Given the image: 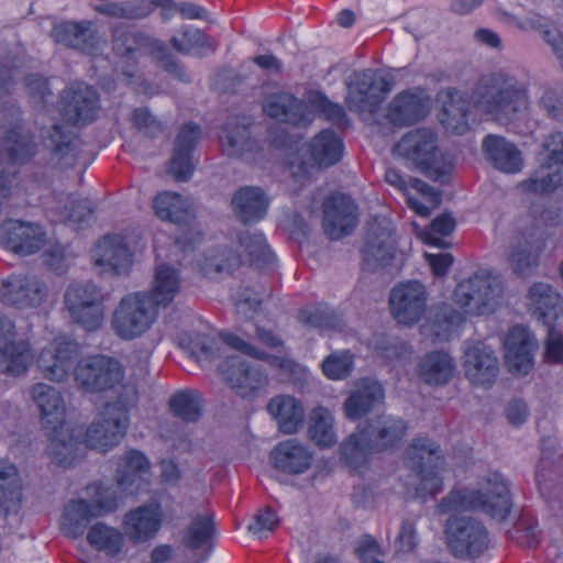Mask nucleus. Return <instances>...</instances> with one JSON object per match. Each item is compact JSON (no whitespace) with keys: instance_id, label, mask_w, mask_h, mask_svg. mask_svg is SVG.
Wrapping results in <instances>:
<instances>
[{"instance_id":"9d476101","label":"nucleus","mask_w":563,"mask_h":563,"mask_svg":"<svg viewBox=\"0 0 563 563\" xmlns=\"http://www.w3.org/2000/svg\"><path fill=\"white\" fill-rule=\"evenodd\" d=\"M128 424L126 408L120 402H108L87 428L85 444L92 450L107 452L120 443Z\"/></svg>"},{"instance_id":"2eb2a0df","label":"nucleus","mask_w":563,"mask_h":563,"mask_svg":"<svg viewBox=\"0 0 563 563\" xmlns=\"http://www.w3.org/2000/svg\"><path fill=\"white\" fill-rule=\"evenodd\" d=\"M445 532L449 548L456 558H477L489 544L487 529L473 517H451Z\"/></svg>"},{"instance_id":"c85d7f7f","label":"nucleus","mask_w":563,"mask_h":563,"mask_svg":"<svg viewBox=\"0 0 563 563\" xmlns=\"http://www.w3.org/2000/svg\"><path fill=\"white\" fill-rule=\"evenodd\" d=\"M52 35L57 43L87 54L97 51L101 41L98 30L88 20L62 22L54 26Z\"/></svg>"},{"instance_id":"bb28decb","label":"nucleus","mask_w":563,"mask_h":563,"mask_svg":"<svg viewBox=\"0 0 563 563\" xmlns=\"http://www.w3.org/2000/svg\"><path fill=\"white\" fill-rule=\"evenodd\" d=\"M429 112V99L421 90L399 92L388 104L387 120L395 126H406L422 120Z\"/></svg>"},{"instance_id":"393cba45","label":"nucleus","mask_w":563,"mask_h":563,"mask_svg":"<svg viewBox=\"0 0 563 563\" xmlns=\"http://www.w3.org/2000/svg\"><path fill=\"white\" fill-rule=\"evenodd\" d=\"M1 242L14 254L26 256L38 252L45 245L46 234L38 224L9 221L3 227Z\"/></svg>"},{"instance_id":"9b49d317","label":"nucleus","mask_w":563,"mask_h":563,"mask_svg":"<svg viewBox=\"0 0 563 563\" xmlns=\"http://www.w3.org/2000/svg\"><path fill=\"white\" fill-rule=\"evenodd\" d=\"M35 360V353L27 338H16L14 322L0 316V374L22 377L27 374Z\"/></svg>"},{"instance_id":"052dcab7","label":"nucleus","mask_w":563,"mask_h":563,"mask_svg":"<svg viewBox=\"0 0 563 563\" xmlns=\"http://www.w3.org/2000/svg\"><path fill=\"white\" fill-rule=\"evenodd\" d=\"M87 493L91 497L88 503L95 517H103L117 510L118 497L112 489L95 483L87 486Z\"/></svg>"},{"instance_id":"ea45409f","label":"nucleus","mask_w":563,"mask_h":563,"mask_svg":"<svg viewBox=\"0 0 563 563\" xmlns=\"http://www.w3.org/2000/svg\"><path fill=\"white\" fill-rule=\"evenodd\" d=\"M239 242L242 254L234 263L228 264L227 268L235 267L244 261L257 267L268 266L274 262V254L261 232L243 231L239 235Z\"/></svg>"},{"instance_id":"aec40b11","label":"nucleus","mask_w":563,"mask_h":563,"mask_svg":"<svg viewBox=\"0 0 563 563\" xmlns=\"http://www.w3.org/2000/svg\"><path fill=\"white\" fill-rule=\"evenodd\" d=\"M463 369L472 384L488 387L496 380L499 363L492 347L476 341L467 343L464 350Z\"/></svg>"},{"instance_id":"4468645a","label":"nucleus","mask_w":563,"mask_h":563,"mask_svg":"<svg viewBox=\"0 0 563 563\" xmlns=\"http://www.w3.org/2000/svg\"><path fill=\"white\" fill-rule=\"evenodd\" d=\"M396 151L435 179L442 180L446 175L439 159L437 134L430 129H416L408 132L396 144Z\"/></svg>"},{"instance_id":"c03bdc74","label":"nucleus","mask_w":563,"mask_h":563,"mask_svg":"<svg viewBox=\"0 0 563 563\" xmlns=\"http://www.w3.org/2000/svg\"><path fill=\"white\" fill-rule=\"evenodd\" d=\"M213 532V515L209 511L195 516L184 530L181 542L187 549L195 551L207 547V550L196 563L203 562L209 555V542Z\"/></svg>"},{"instance_id":"0eeeda50","label":"nucleus","mask_w":563,"mask_h":563,"mask_svg":"<svg viewBox=\"0 0 563 563\" xmlns=\"http://www.w3.org/2000/svg\"><path fill=\"white\" fill-rule=\"evenodd\" d=\"M407 459L417 471L419 484L417 496L422 499L434 497L442 490L440 471L443 466V456L440 446L427 438H417L406 451Z\"/></svg>"},{"instance_id":"a19ab883","label":"nucleus","mask_w":563,"mask_h":563,"mask_svg":"<svg viewBox=\"0 0 563 563\" xmlns=\"http://www.w3.org/2000/svg\"><path fill=\"white\" fill-rule=\"evenodd\" d=\"M454 368V362L449 354L435 351L419 361L418 376L428 385L441 386L451 380Z\"/></svg>"},{"instance_id":"7c9ffc66","label":"nucleus","mask_w":563,"mask_h":563,"mask_svg":"<svg viewBox=\"0 0 563 563\" xmlns=\"http://www.w3.org/2000/svg\"><path fill=\"white\" fill-rule=\"evenodd\" d=\"M504 346L509 371L519 375L528 374L532 367V352L536 347L529 331L520 325L511 328L506 335Z\"/></svg>"},{"instance_id":"2f4dec72","label":"nucleus","mask_w":563,"mask_h":563,"mask_svg":"<svg viewBox=\"0 0 563 563\" xmlns=\"http://www.w3.org/2000/svg\"><path fill=\"white\" fill-rule=\"evenodd\" d=\"M162 520L163 512L158 505L140 506L125 515L123 529L132 542L142 543L154 538Z\"/></svg>"},{"instance_id":"4c0bfd02","label":"nucleus","mask_w":563,"mask_h":563,"mask_svg":"<svg viewBox=\"0 0 563 563\" xmlns=\"http://www.w3.org/2000/svg\"><path fill=\"white\" fill-rule=\"evenodd\" d=\"M382 385L373 380H364L344 401L343 409L346 418L357 420L372 411L384 400Z\"/></svg>"},{"instance_id":"1a4fd4ad","label":"nucleus","mask_w":563,"mask_h":563,"mask_svg":"<svg viewBox=\"0 0 563 563\" xmlns=\"http://www.w3.org/2000/svg\"><path fill=\"white\" fill-rule=\"evenodd\" d=\"M391 89L390 77L377 76L372 69L355 71L347 81V109L357 113H374Z\"/></svg>"},{"instance_id":"4be33fe9","label":"nucleus","mask_w":563,"mask_h":563,"mask_svg":"<svg viewBox=\"0 0 563 563\" xmlns=\"http://www.w3.org/2000/svg\"><path fill=\"white\" fill-rule=\"evenodd\" d=\"M153 209L161 220L189 228L190 238L184 235L176 239V244L181 245L184 250L187 244H191L197 240L192 234L194 208L188 199L176 192L163 191L154 198Z\"/></svg>"},{"instance_id":"cd10ccee","label":"nucleus","mask_w":563,"mask_h":563,"mask_svg":"<svg viewBox=\"0 0 563 563\" xmlns=\"http://www.w3.org/2000/svg\"><path fill=\"white\" fill-rule=\"evenodd\" d=\"M44 296L40 282L24 275H11L3 280L0 289L1 301L20 309L38 306Z\"/></svg>"},{"instance_id":"f3484780","label":"nucleus","mask_w":563,"mask_h":563,"mask_svg":"<svg viewBox=\"0 0 563 563\" xmlns=\"http://www.w3.org/2000/svg\"><path fill=\"white\" fill-rule=\"evenodd\" d=\"M544 150L545 162L533 177L523 181L521 186L526 191L534 194H549L554 190L563 192V133L556 132L549 135Z\"/></svg>"},{"instance_id":"473e14b6","label":"nucleus","mask_w":563,"mask_h":563,"mask_svg":"<svg viewBox=\"0 0 563 563\" xmlns=\"http://www.w3.org/2000/svg\"><path fill=\"white\" fill-rule=\"evenodd\" d=\"M482 148L486 159L497 169L509 174L521 170L523 165L521 152L504 136L488 134L483 140Z\"/></svg>"},{"instance_id":"e2e57ef3","label":"nucleus","mask_w":563,"mask_h":563,"mask_svg":"<svg viewBox=\"0 0 563 563\" xmlns=\"http://www.w3.org/2000/svg\"><path fill=\"white\" fill-rule=\"evenodd\" d=\"M220 338L222 342L225 343L228 346L245 355L252 356L257 360L267 361L272 364H279L278 357L269 355L264 350L251 344L250 342L244 341L243 339L239 338L233 333L221 332Z\"/></svg>"},{"instance_id":"6e6d98bb","label":"nucleus","mask_w":563,"mask_h":563,"mask_svg":"<svg viewBox=\"0 0 563 563\" xmlns=\"http://www.w3.org/2000/svg\"><path fill=\"white\" fill-rule=\"evenodd\" d=\"M449 100L443 106L442 122L459 134L467 130L468 104L463 99L461 91L456 89L448 90Z\"/></svg>"},{"instance_id":"20e7f679","label":"nucleus","mask_w":563,"mask_h":563,"mask_svg":"<svg viewBox=\"0 0 563 563\" xmlns=\"http://www.w3.org/2000/svg\"><path fill=\"white\" fill-rule=\"evenodd\" d=\"M511 508L510 493L499 473L488 474L479 489H454L438 505L440 514L479 510L492 518L505 519Z\"/></svg>"},{"instance_id":"6e6552de","label":"nucleus","mask_w":563,"mask_h":563,"mask_svg":"<svg viewBox=\"0 0 563 563\" xmlns=\"http://www.w3.org/2000/svg\"><path fill=\"white\" fill-rule=\"evenodd\" d=\"M503 287L490 274H476L461 282L453 292L454 302L471 316L492 313L501 296Z\"/></svg>"},{"instance_id":"423d86ee","label":"nucleus","mask_w":563,"mask_h":563,"mask_svg":"<svg viewBox=\"0 0 563 563\" xmlns=\"http://www.w3.org/2000/svg\"><path fill=\"white\" fill-rule=\"evenodd\" d=\"M107 294L92 282L70 284L64 295L70 319L87 331L101 328L104 319Z\"/></svg>"},{"instance_id":"f03ea898","label":"nucleus","mask_w":563,"mask_h":563,"mask_svg":"<svg viewBox=\"0 0 563 563\" xmlns=\"http://www.w3.org/2000/svg\"><path fill=\"white\" fill-rule=\"evenodd\" d=\"M471 101L482 113L499 122H509L528 108V91L514 77L492 73L476 81Z\"/></svg>"},{"instance_id":"864d4df0","label":"nucleus","mask_w":563,"mask_h":563,"mask_svg":"<svg viewBox=\"0 0 563 563\" xmlns=\"http://www.w3.org/2000/svg\"><path fill=\"white\" fill-rule=\"evenodd\" d=\"M333 422V416L327 408H314L309 418L308 433L310 439L319 446L333 445L336 441Z\"/></svg>"},{"instance_id":"4d7b16f0","label":"nucleus","mask_w":563,"mask_h":563,"mask_svg":"<svg viewBox=\"0 0 563 563\" xmlns=\"http://www.w3.org/2000/svg\"><path fill=\"white\" fill-rule=\"evenodd\" d=\"M44 141L59 161H65V165L76 161L78 141L71 134L64 132L60 124H54L47 135H44Z\"/></svg>"},{"instance_id":"dca6fc26","label":"nucleus","mask_w":563,"mask_h":563,"mask_svg":"<svg viewBox=\"0 0 563 563\" xmlns=\"http://www.w3.org/2000/svg\"><path fill=\"white\" fill-rule=\"evenodd\" d=\"M428 292L423 284L408 280L395 285L388 298L389 311L397 323L413 325L427 311Z\"/></svg>"},{"instance_id":"7ed1b4c3","label":"nucleus","mask_w":563,"mask_h":563,"mask_svg":"<svg viewBox=\"0 0 563 563\" xmlns=\"http://www.w3.org/2000/svg\"><path fill=\"white\" fill-rule=\"evenodd\" d=\"M406 431L407 424L401 418L380 416L371 419L341 444V454L351 466H360L368 454L396 446Z\"/></svg>"},{"instance_id":"72a5a7b5","label":"nucleus","mask_w":563,"mask_h":563,"mask_svg":"<svg viewBox=\"0 0 563 563\" xmlns=\"http://www.w3.org/2000/svg\"><path fill=\"white\" fill-rule=\"evenodd\" d=\"M35 142L29 131L20 125L0 129V158L23 164L35 154Z\"/></svg>"},{"instance_id":"a878e982","label":"nucleus","mask_w":563,"mask_h":563,"mask_svg":"<svg viewBox=\"0 0 563 563\" xmlns=\"http://www.w3.org/2000/svg\"><path fill=\"white\" fill-rule=\"evenodd\" d=\"M200 126L195 123L184 124L174 141V151L168 172L178 181H186L192 174V152L200 140Z\"/></svg>"},{"instance_id":"338daca9","label":"nucleus","mask_w":563,"mask_h":563,"mask_svg":"<svg viewBox=\"0 0 563 563\" xmlns=\"http://www.w3.org/2000/svg\"><path fill=\"white\" fill-rule=\"evenodd\" d=\"M279 526V518L276 511L267 506L258 510L254 516V521L249 525V530L254 534H262L263 532H272Z\"/></svg>"},{"instance_id":"c756f323","label":"nucleus","mask_w":563,"mask_h":563,"mask_svg":"<svg viewBox=\"0 0 563 563\" xmlns=\"http://www.w3.org/2000/svg\"><path fill=\"white\" fill-rule=\"evenodd\" d=\"M95 266L124 274L132 263V254L121 235H106L91 250Z\"/></svg>"},{"instance_id":"39448f33","label":"nucleus","mask_w":563,"mask_h":563,"mask_svg":"<svg viewBox=\"0 0 563 563\" xmlns=\"http://www.w3.org/2000/svg\"><path fill=\"white\" fill-rule=\"evenodd\" d=\"M146 292L124 296L115 307L111 328L122 340H133L151 329L157 318V308Z\"/></svg>"},{"instance_id":"774afa93","label":"nucleus","mask_w":563,"mask_h":563,"mask_svg":"<svg viewBox=\"0 0 563 563\" xmlns=\"http://www.w3.org/2000/svg\"><path fill=\"white\" fill-rule=\"evenodd\" d=\"M539 106L549 118L563 122V93L547 90L539 100Z\"/></svg>"},{"instance_id":"bf43d9fd","label":"nucleus","mask_w":563,"mask_h":563,"mask_svg":"<svg viewBox=\"0 0 563 563\" xmlns=\"http://www.w3.org/2000/svg\"><path fill=\"white\" fill-rule=\"evenodd\" d=\"M21 481L16 467L0 461V510L8 509L9 504L21 499Z\"/></svg>"},{"instance_id":"ddd939ff","label":"nucleus","mask_w":563,"mask_h":563,"mask_svg":"<svg viewBox=\"0 0 563 563\" xmlns=\"http://www.w3.org/2000/svg\"><path fill=\"white\" fill-rule=\"evenodd\" d=\"M113 46L114 49L122 55L132 54L134 52L148 54L167 73L180 79L186 76L183 66L168 52L166 45L144 32L132 29H115Z\"/></svg>"},{"instance_id":"3c124183","label":"nucleus","mask_w":563,"mask_h":563,"mask_svg":"<svg viewBox=\"0 0 563 563\" xmlns=\"http://www.w3.org/2000/svg\"><path fill=\"white\" fill-rule=\"evenodd\" d=\"M342 147V142L334 132L324 130L310 143V153L319 166L328 167L339 162Z\"/></svg>"},{"instance_id":"79ce46f5","label":"nucleus","mask_w":563,"mask_h":563,"mask_svg":"<svg viewBox=\"0 0 563 563\" xmlns=\"http://www.w3.org/2000/svg\"><path fill=\"white\" fill-rule=\"evenodd\" d=\"M528 299L532 313L544 324L549 323L548 319H556L562 311L561 296L549 284H533L529 289Z\"/></svg>"},{"instance_id":"13d9d810","label":"nucleus","mask_w":563,"mask_h":563,"mask_svg":"<svg viewBox=\"0 0 563 563\" xmlns=\"http://www.w3.org/2000/svg\"><path fill=\"white\" fill-rule=\"evenodd\" d=\"M168 405L173 415L183 422H196L201 416V398L195 390H181L174 394Z\"/></svg>"},{"instance_id":"6ab92c4d","label":"nucleus","mask_w":563,"mask_h":563,"mask_svg":"<svg viewBox=\"0 0 563 563\" xmlns=\"http://www.w3.org/2000/svg\"><path fill=\"white\" fill-rule=\"evenodd\" d=\"M322 228L332 240H339L352 233L358 223V207L347 195L334 192L323 205Z\"/></svg>"},{"instance_id":"c9c22d12","label":"nucleus","mask_w":563,"mask_h":563,"mask_svg":"<svg viewBox=\"0 0 563 563\" xmlns=\"http://www.w3.org/2000/svg\"><path fill=\"white\" fill-rule=\"evenodd\" d=\"M274 466L288 474H301L312 463V453L296 439L278 443L272 452Z\"/></svg>"},{"instance_id":"de8ad7c7","label":"nucleus","mask_w":563,"mask_h":563,"mask_svg":"<svg viewBox=\"0 0 563 563\" xmlns=\"http://www.w3.org/2000/svg\"><path fill=\"white\" fill-rule=\"evenodd\" d=\"M544 246L542 239L525 241L515 246L509 255V264L514 273L521 277L531 275L539 264V255Z\"/></svg>"},{"instance_id":"49530a36","label":"nucleus","mask_w":563,"mask_h":563,"mask_svg":"<svg viewBox=\"0 0 563 563\" xmlns=\"http://www.w3.org/2000/svg\"><path fill=\"white\" fill-rule=\"evenodd\" d=\"M150 473V462L146 456L139 451H129L120 459L117 467L115 478L119 486L128 489L143 481Z\"/></svg>"},{"instance_id":"603ef678","label":"nucleus","mask_w":563,"mask_h":563,"mask_svg":"<svg viewBox=\"0 0 563 563\" xmlns=\"http://www.w3.org/2000/svg\"><path fill=\"white\" fill-rule=\"evenodd\" d=\"M87 542L97 551L114 556L121 552L124 545V537L119 530L102 522H97L89 528Z\"/></svg>"},{"instance_id":"8fccbe9b","label":"nucleus","mask_w":563,"mask_h":563,"mask_svg":"<svg viewBox=\"0 0 563 563\" xmlns=\"http://www.w3.org/2000/svg\"><path fill=\"white\" fill-rule=\"evenodd\" d=\"M93 518L91 506L86 499L70 500L64 509L62 529L67 537L77 539Z\"/></svg>"},{"instance_id":"b1692460","label":"nucleus","mask_w":563,"mask_h":563,"mask_svg":"<svg viewBox=\"0 0 563 563\" xmlns=\"http://www.w3.org/2000/svg\"><path fill=\"white\" fill-rule=\"evenodd\" d=\"M385 179L405 191L408 206L421 217H428L441 203V195L421 179L410 178L406 181L396 169H388Z\"/></svg>"},{"instance_id":"69168bd1","label":"nucleus","mask_w":563,"mask_h":563,"mask_svg":"<svg viewBox=\"0 0 563 563\" xmlns=\"http://www.w3.org/2000/svg\"><path fill=\"white\" fill-rule=\"evenodd\" d=\"M95 211L92 202L86 198H68L65 207V220L69 223L80 224L88 221Z\"/></svg>"},{"instance_id":"412c9836","label":"nucleus","mask_w":563,"mask_h":563,"mask_svg":"<svg viewBox=\"0 0 563 563\" xmlns=\"http://www.w3.org/2000/svg\"><path fill=\"white\" fill-rule=\"evenodd\" d=\"M220 371L229 386L243 398L255 396L268 384L267 376L258 367L236 355L227 356Z\"/></svg>"},{"instance_id":"0e129e2a","label":"nucleus","mask_w":563,"mask_h":563,"mask_svg":"<svg viewBox=\"0 0 563 563\" xmlns=\"http://www.w3.org/2000/svg\"><path fill=\"white\" fill-rule=\"evenodd\" d=\"M455 228L454 219L449 214H442L437 217L424 231V241L430 245L438 247H445L442 236H446L453 232Z\"/></svg>"},{"instance_id":"f704fd0d","label":"nucleus","mask_w":563,"mask_h":563,"mask_svg":"<svg viewBox=\"0 0 563 563\" xmlns=\"http://www.w3.org/2000/svg\"><path fill=\"white\" fill-rule=\"evenodd\" d=\"M231 206L236 218L247 224L266 216L269 200L260 187L245 186L234 192Z\"/></svg>"},{"instance_id":"a18cd8bd","label":"nucleus","mask_w":563,"mask_h":563,"mask_svg":"<svg viewBox=\"0 0 563 563\" xmlns=\"http://www.w3.org/2000/svg\"><path fill=\"white\" fill-rule=\"evenodd\" d=\"M222 152L228 156H241L252 151L254 142L250 137L249 126L240 123L239 119L231 118L224 124L219 135Z\"/></svg>"},{"instance_id":"a211bd4d","label":"nucleus","mask_w":563,"mask_h":563,"mask_svg":"<svg viewBox=\"0 0 563 563\" xmlns=\"http://www.w3.org/2000/svg\"><path fill=\"white\" fill-rule=\"evenodd\" d=\"M78 356V344L66 338H55L44 346L37 356V366L43 377L62 383L65 382Z\"/></svg>"},{"instance_id":"37998d69","label":"nucleus","mask_w":563,"mask_h":563,"mask_svg":"<svg viewBox=\"0 0 563 563\" xmlns=\"http://www.w3.org/2000/svg\"><path fill=\"white\" fill-rule=\"evenodd\" d=\"M364 267L375 272L389 266L395 258L396 250L391 235L382 232L378 235L368 238L363 251Z\"/></svg>"},{"instance_id":"09e8293b","label":"nucleus","mask_w":563,"mask_h":563,"mask_svg":"<svg viewBox=\"0 0 563 563\" xmlns=\"http://www.w3.org/2000/svg\"><path fill=\"white\" fill-rule=\"evenodd\" d=\"M178 289L179 277L177 271L169 265L162 264L156 268L152 290L146 294L153 300L155 307L158 308L170 303Z\"/></svg>"},{"instance_id":"58836bf2","label":"nucleus","mask_w":563,"mask_h":563,"mask_svg":"<svg viewBox=\"0 0 563 563\" xmlns=\"http://www.w3.org/2000/svg\"><path fill=\"white\" fill-rule=\"evenodd\" d=\"M263 110L268 117L292 125L308 121L305 103L286 92L267 97Z\"/></svg>"},{"instance_id":"5701e85b","label":"nucleus","mask_w":563,"mask_h":563,"mask_svg":"<svg viewBox=\"0 0 563 563\" xmlns=\"http://www.w3.org/2000/svg\"><path fill=\"white\" fill-rule=\"evenodd\" d=\"M97 91L84 82L67 87L62 95V112L66 120L77 124L92 121L99 110Z\"/></svg>"},{"instance_id":"e433bc0d","label":"nucleus","mask_w":563,"mask_h":563,"mask_svg":"<svg viewBox=\"0 0 563 563\" xmlns=\"http://www.w3.org/2000/svg\"><path fill=\"white\" fill-rule=\"evenodd\" d=\"M268 412L277 421L279 430L285 434H292L303 423L305 410L302 404L292 396L278 395L267 405Z\"/></svg>"},{"instance_id":"5fc2aeb1","label":"nucleus","mask_w":563,"mask_h":563,"mask_svg":"<svg viewBox=\"0 0 563 563\" xmlns=\"http://www.w3.org/2000/svg\"><path fill=\"white\" fill-rule=\"evenodd\" d=\"M298 321L308 329L340 330L341 319L324 305H308L298 312Z\"/></svg>"},{"instance_id":"f257e3e1","label":"nucleus","mask_w":563,"mask_h":563,"mask_svg":"<svg viewBox=\"0 0 563 563\" xmlns=\"http://www.w3.org/2000/svg\"><path fill=\"white\" fill-rule=\"evenodd\" d=\"M29 393L40 410L43 427L52 430L47 445L49 456L58 465L70 466L82 444L78 441L81 431L65 426L66 407L60 391L45 383H36Z\"/></svg>"},{"instance_id":"680f3d73","label":"nucleus","mask_w":563,"mask_h":563,"mask_svg":"<svg viewBox=\"0 0 563 563\" xmlns=\"http://www.w3.org/2000/svg\"><path fill=\"white\" fill-rule=\"evenodd\" d=\"M353 355L349 351L330 354L322 363L323 374L330 379H344L353 371Z\"/></svg>"},{"instance_id":"f8f14e48","label":"nucleus","mask_w":563,"mask_h":563,"mask_svg":"<svg viewBox=\"0 0 563 563\" xmlns=\"http://www.w3.org/2000/svg\"><path fill=\"white\" fill-rule=\"evenodd\" d=\"M74 377L78 388L84 391L102 393L121 385L124 369L113 357L95 355L82 358L76 364Z\"/></svg>"}]
</instances>
